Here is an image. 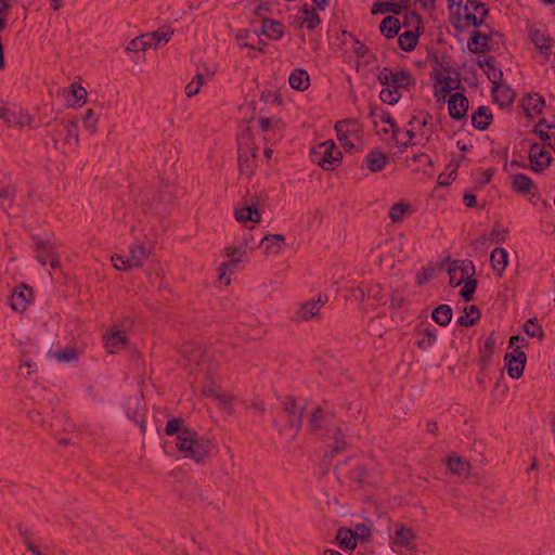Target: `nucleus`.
Returning a JSON list of instances; mask_svg holds the SVG:
<instances>
[{
	"label": "nucleus",
	"instance_id": "3c124183",
	"mask_svg": "<svg viewBox=\"0 0 555 555\" xmlns=\"http://www.w3.org/2000/svg\"><path fill=\"white\" fill-rule=\"evenodd\" d=\"M476 287H477V280L470 278L467 281H465V284H464L463 288L461 289L460 294L466 301H469L473 299V294H474Z\"/></svg>",
	"mask_w": 555,
	"mask_h": 555
},
{
	"label": "nucleus",
	"instance_id": "338daca9",
	"mask_svg": "<svg viewBox=\"0 0 555 555\" xmlns=\"http://www.w3.org/2000/svg\"><path fill=\"white\" fill-rule=\"evenodd\" d=\"M225 255L227 257L231 259H240V256H242L245 251L241 248H237V247H227L225 248Z\"/></svg>",
	"mask_w": 555,
	"mask_h": 555
},
{
	"label": "nucleus",
	"instance_id": "7c9ffc66",
	"mask_svg": "<svg viewBox=\"0 0 555 555\" xmlns=\"http://www.w3.org/2000/svg\"><path fill=\"white\" fill-rule=\"evenodd\" d=\"M298 20L301 25H306L308 29H314L320 23V17L315 10L313 8L309 9L307 5H304L300 10Z\"/></svg>",
	"mask_w": 555,
	"mask_h": 555
},
{
	"label": "nucleus",
	"instance_id": "0e129e2a",
	"mask_svg": "<svg viewBox=\"0 0 555 555\" xmlns=\"http://www.w3.org/2000/svg\"><path fill=\"white\" fill-rule=\"evenodd\" d=\"M14 195V188L11 185H5L0 182V197L4 199H12Z\"/></svg>",
	"mask_w": 555,
	"mask_h": 555
},
{
	"label": "nucleus",
	"instance_id": "6e6d98bb",
	"mask_svg": "<svg viewBox=\"0 0 555 555\" xmlns=\"http://www.w3.org/2000/svg\"><path fill=\"white\" fill-rule=\"evenodd\" d=\"M380 120L383 122L389 125V127L391 129L392 138L396 141V143L398 144L399 142L397 139V133H398L399 129L397 128L396 122H395L393 118L391 117V115L387 112H383V114L380 115Z\"/></svg>",
	"mask_w": 555,
	"mask_h": 555
},
{
	"label": "nucleus",
	"instance_id": "20e7f679",
	"mask_svg": "<svg viewBox=\"0 0 555 555\" xmlns=\"http://www.w3.org/2000/svg\"><path fill=\"white\" fill-rule=\"evenodd\" d=\"M311 159L324 170H333L334 164L340 162L341 153L336 150L335 143L331 140L318 145L311 152Z\"/></svg>",
	"mask_w": 555,
	"mask_h": 555
},
{
	"label": "nucleus",
	"instance_id": "b1692460",
	"mask_svg": "<svg viewBox=\"0 0 555 555\" xmlns=\"http://www.w3.org/2000/svg\"><path fill=\"white\" fill-rule=\"evenodd\" d=\"M234 217L240 222L251 221L254 223H259L261 220V215L257 208V205L245 206L238 209H235Z\"/></svg>",
	"mask_w": 555,
	"mask_h": 555
},
{
	"label": "nucleus",
	"instance_id": "a19ab883",
	"mask_svg": "<svg viewBox=\"0 0 555 555\" xmlns=\"http://www.w3.org/2000/svg\"><path fill=\"white\" fill-rule=\"evenodd\" d=\"M98 120L92 108H88L82 116V124L91 134H94L98 130Z\"/></svg>",
	"mask_w": 555,
	"mask_h": 555
},
{
	"label": "nucleus",
	"instance_id": "aec40b11",
	"mask_svg": "<svg viewBox=\"0 0 555 555\" xmlns=\"http://www.w3.org/2000/svg\"><path fill=\"white\" fill-rule=\"evenodd\" d=\"M320 312L318 307L311 300L300 304L298 309L294 313V321L296 322H307L312 318L319 317Z\"/></svg>",
	"mask_w": 555,
	"mask_h": 555
},
{
	"label": "nucleus",
	"instance_id": "f8f14e48",
	"mask_svg": "<svg viewBox=\"0 0 555 555\" xmlns=\"http://www.w3.org/2000/svg\"><path fill=\"white\" fill-rule=\"evenodd\" d=\"M529 159L531 163V169L535 172L543 171L550 166L552 162L551 155L543 150L538 143H533L530 146Z\"/></svg>",
	"mask_w": 555,
	"mask_h": 555
},
{
	"label": "nucleus",
	"instance_id": "603ef678",
	"mask_svg": "<svg viewBox=\"0 0 555 555\" xmlns=\"http://www.w3.org/2000/svg\"><path fill=\"white\" fill-rule=\"evenodd\" d=\"M352 531L357 540L367 541L371 538V529L365 524L356 525V528Z\"/></svg>",
	"mask_w": 555,
	"mask_h": 555
},
{
	"label": "nucleus",
	"instance_id": "774afa93",
	"mask_svg": "<svg viewBox=\"0 0 555 555\" xmlns=\"http://www.w3.org/2000/svg\"><path fill=\"white\" fill-rule=\"evenodd\" d=\"M478 66L480 68H487L489 72L490 70H494L495 69V66H494V59L492 56H489L487 59H483L482 61H479L478 62Z\"/></svg>",
	"mask_w": 555,
	"mask_h": 555
},
{
	"label": "nucleus",
	"instance_id": "4be33fe9",
	"mask_svg": "<svg viewBox=\"0 0 555 555\" xmlns=\"http://www.w3.org/2000/svg\"><path fill=\"white\" fill-rule=\"evenodd\" d=\"M408 2L409 0H401L399 3L393 0L390 2H377L373 4L371 13L375 15L391 12L398 15L404 8H406Z\"/></svg>",
	"mask_w": 555,
	"mask_h": 555
},
{
	"label": "nucleus",
	"instance_id": "1a4fd4ad",
	"mask_svg": "<svg viewBox=\"0 0 555 555\" xmlns=\"http://www.w3.org/2000/svg\"><path fill=\"white\" fill-rule=\"evenodd\" d=\"M489 14L482 2L468 0L465 4V20L473 26H480Z\"/></svg>",
	"mask_w": 555,
	"mask_h": 555
},
{
	"label": "nucleus",
	"instance_id": "412c9836",
	"mask_svg": "<svg viewBox=\"0 0 555 555\" xmlns=\"http://www.w3.org/2000/svg\"><path fill=\"white\" fill-rule=\"evenodd\" d=\"M415 533L412 528L405 527L402 524L397 525L392 543L398 546L410 547L412 541L415 539Z\"/></svg>",
	"mask_w": 555,
	"mask_h": 555
},
{
	"label": "nucleus",
	"instance_id": "c756f323",
	"mask_svg": "<svg viewBox=\"0 0 555 555\" xmlns=\"http://www.w3.org/2000/svg\"><path fill=\"white\" fill-rule=\"evenodd\" d=\"M488 40V36L475 30L468 41V50L473 53H483L489 49Z\"/></svg>",
	"mask_w": 555,
	"mask_h": 555
},
{
	"label": "nucleus",
	"instance_id": "7ed1b4c3",
	"mask_svg": "<svg viewBox=\"0 0 555 555\" xmlns=\"http://www.w3.org/2000/svg\"><path fill=\"white\" fill-rule=\"evenodd\" d=\"M173 35L172 29L167 31L156 30L141 35L129 42L127 48L128 51H142L145 52L147 49H158L162 41L167 43Z\"/></svg>",
	"mask_w": 555,
	"mask_h": 555
},
{
	"label": "nucleus",
	"instance_id": "393cba45",
	"mask_svg": "<svg viewBox=\"0 0 555 555\" xmlns=\"http://www.w3.org/2000/svg\"><path fill=\"white\" fill-rule=\"evenodd\" d=\"M366 165L372 172L380 171L387 164V155L378 150H372L366 155Z\"/></svg>",
	"mask_w": 555,
	"mask_h": 555
},
{
	"label": "nucleus",
	"instance_id": "58836bf2",
	"mask_svg": "<svg viewBox=\"0 0 555 555\" xmlns=\"http://www.w3.org/2000/svg\"><path fill=\"white\" fill-rule=\"evenodd\" d=\"M417 39L418 37L414 31L408 30L399 36L398 44L403 51H411L417 44Z\"/></svg>",
	"mask_w": 555,
	"mask_h": 555
},
{
	"label": "nucleus",
	"instance_id": "5701e85b",
	"mask_svg": "<svg viewBox=\"0 0 555 555\" xmlns=\"http://www.w3.org/2000/svg\"><path fill=\"white\" fill-rule=\"evenodd\" d=\"M490 262L493 270L501 276L508 263V255L504 248L496 247L490 255Z\"/></svg>",
	"mask_w": 555,
	"mask_h": 555
},
{
	"label": "nucleus",
	"instance_id": "4468645a",
	"mask_svg": "<svg viewBox=\"0 0 555 555\" xmlns=\"http://www.w3.org/2000/svg\"><path fill=\"white\" fill-rule=\"evenodd\" d=\"M449 114L454 119H462L465 117L468 109V100L463 93L451 94L448 100Z\"/></svg>",
	"mask_w": 555,
	"mask_h": 555
},
{
	"label": "nucleus",
	"instance_id": "72a5a7b5",
	"mask_svg": "<svg viewBox=\"0 0 555 555\" xmlns=\"http://www.w3.org/2000/svg\"><path fill=\"white\" fill-rule=\"evenodd\" d=\"M330 424V416L320 408H317L310 418V426L312 431L327 428Z\"/></svg>",
	"mask_w": 555,
	"mask_h": 555
},
{
	"label": "nucleus",
	"instance_id": "c85d7f7f",
	"mask_svg": "<svg viewBox=\"0 0 555 555\" xmlns=\"http://www.w3.org/2000/svg\"><path fill=\"white\" fill-rule=\"evenodd\" d=\"M512 188L515 192L530 194L532 189H534V184L528 176L517 173L513 176Z\"/></svg>",
	"mask_w": 555,
	"mask_h": 555
},
{
	"label": "nucleus",
	"instance_id": "f257e3e1",
	"mask_svg": "<svg viewBox=\"0 0 555 555\" xmlns=\"http://www.w3.org/2000/svg\"><path fill=\"white\" fill-rule=\"evenodd\" d=\"M165 433L168 436L177 435L176 447L184 459L196 463L203 462L211 450V441L199 437L195 430L189 429L181 417H173L167 422Z\"/></svg>",
	"mask_w": 555,
	"mask_h": 555
},
{
	"label": "nucleus",
	"instance_id": "a18cd8bd",
	"mask_svg": "<svg viewBox=\"0 0 555 555\" xmlns=\"http://www.w3.org/2000/svg\"><path fill=\"white\" fill-rule=\"evenodd\" d=\"M413 162L420 164L416 170L422 171L423 173H430V169L433 167L431 158L424 153L417 154L413 156Z\"/></svg>",
	"mask_w": 555,
	"mask_h": 555
},
{
	"label": "nucleus",
	"instance_id": "6e6552de",
	"mask_svg": "<svg viewBox=\"0 0 555 555\" xmlns=\"http://www.w3.org/2000/svg\"><path fill=\"white\" fill-rule=\"evenodd\" d=\"M335 130L337 132V139L343 146L348 149L349 151L354 147L353 143L349 140L350 134H354L356 137L360 133V127L357 120L354 119H345L339 120L335 125Z\"/></svg>",
	"mask_w": 555,
	"mask_h": 555
},
{
	"label": "nucleus",
	"instance_id": "6ab92c4d",
	"mask_svg": "<svg viewBox=\"0 0 555 555\" xmlns=\"http://www.w3.org/2000/svg\"><path fill=\"white\" fill-rule=\"evenodd\" d=\"M105 338V348L109 353H115L119 346L128 343V337L124 331L113 328Z\"/></svg>",
	"mask_w": 555,
	"mask_h": 555
},
{
	"label": "nucleus",
	"instance_id": "de8ad7c7",
	"mask_svg": "<svg viewBox=\"0 0 555 555\" xmlns=\"http://www.w3.org/2000/svg\"><path fill=\"white\" fill-rule=\"evenodd\" d=\"M436 343V335L430 332L429 330H426L423 332V337L417 340L416 345L420 349L426 350L434 346Z\"/></svg>",
	"mask_w": 555,
	"mask_h": 555
},
{
	"label": "nucleus",
	"instance_id": "09e8293b",
	"mask_svg": "<svg viewBox=\"0 0 555 555\" xmlns=\"http://www.w3.org/2000/svg\"><path fill=\"white\" fill-rule=\"evenodd\" d=\"M77 126L78 125H77L76 120H72V121L67 122V125H66L67 131H66V137H65V141L67 143H73L75 145H77L79 143Z\"/></svg>",
	"mask_w": 555,
	"mask_h": 555
},
{
	"label": "nucleus",
	"instance_id": "c03bdc74",
	"mask_svg": "<svg viewBox=\"0 0 555 555\" xmlns=\"http://www.w3.org/2000/svg\"><path fill=\"white\" fill-rule=\"evenodd\" d=\"M379 98L384 103L393 105L400 100L401 93L398 90L389 87L380 91Z\"/></svg>",
	"mask_w": 555,
	"mask_h": 555
},
{
	"label": "nucleus",
	"instance_id": "e2e57ef3",
	"mask_svg": "<svg viewBox=\"0 0 555 555\" xmlns=\"http://www.w3.org/2000/svg\"><path fill=\"white\" fill-rule=\"evenodd\" d=\"M505 233H506V230L501 229L499 225H494L490 233V240L492 242L500 243L501 241H503Z\"/></svg>",
	"mask_w": 555,
	"mask_h": 555
},
{
	"label": "nucleus",
	"instance_id": "a211bd4d",
	"mask_svg": "<svg viewBox=\"0 0 555 555\" xmlns=\"http://www.w3.org/2000/svg\"><path fill=\"white\" fill-rule=\"evenodd\" d=\"M492 94L494 101L501 107L508 106L515 98L514 91L507 85L504 83L494 85V87L492 88Z\"/></svg>",
	"mask_w": 555,
	"mask_h": 555
},
{
	"label": "nucleus",
	"instance_id": "bf43d9fd",
	"mask_svg": "<svg viewBox=\"0 0 555 555\" xmlns=\"http://www.w3.org/2000/svg\"><path fill=\"white\" fill-rule=\"evenodd\" d=\"M435 275V270L429 268V269H424L422 272H418L416 274V282L418 285H422L424 284L426 281L433 279Z\"/></svg>",
	"mask_w": 555,
	"mask_h": 555
},
{
	"label": "nucleus",
	"instance_id": "f03ea898",
	"mask_svg": "<svg viewBox=\"0 0 555 555\" xmlns=\"http://www.w3.org/2000/svg\"><path fill=\"white\" fill-rule=\"evenodd\" d=\"M434 76L437 82L441 85L440 90L435 91V96L438 101L444 100L447 93L456 90L461 85L460 73L450 67L442 66L438 62L434 68Z\"/></svg>",
	"mask_w": 555,
	"mask_h": 555
},
{
	"label": "nucleus",
	"instance_id": "c9c22d12",
	"mask_svg": "<svg viewBox=\"0 0 555 555\" xmlns=\"http://www.w3.org/2000/svg\"><path fill=\"white\" fill-rule=\"evenodd\" d=\"M480 310L477 306L472 305L464 309V315H461L457 319V323L462 326L468 327L475 324L477 320L480 318Z\"/></svg>",
	"mask_w": 555,
	"mask_h": 555
},
{
	"label": "nucleus",
	"instance_id": "2f4dec72",
	"mask_svg": "<svg viewBox=\"0 0 555 555\" xmlns=\"http://www.w3.org/2000/svg\"><path fill=\"white\" fill-rule=\"evenodd\" d=\"M452 315V308L446 304L435 308L431 313L433 320L441 326H447L451 322Z\"/></svg>",
	"mask_w": 555,
	"mask_h": 555
},
{
	"label": "nucleus",
	"instance_id": "79ce46f5",
	"mask_svg": "<svg viewBox=\"0 0 555 555\" xmlns=\"http://www.w3.org/2000/svg\"><path fill=\"white\" fill-rule=\"evenodd\" d=\"M525 333L530 337L539 338L540 340L543 338V330L542 326L537 322L535 319H529L524 324Z\"/></svg>",
	"mask_w": 555,
	"mask_h": 555
},
{
	"label": "nucleus",
	"instance_id": "9d476101",
	"mask_svg": "<svg viewBox=\"0 0 555 555\" xmlns=\"http://www.w3.org/2000/svg\"><path fill=\"white\" fill-rule=\"evenodd\" d=\"M505 360L507 361V374L511 378L518 379L521 377L525 365H526V353L520 350L519 346H516L514 353L506 354Z\"/></svg>",
	"mask_w": 555,
	"mask_h": 555
},
{
	"label": "nucleus",
	"instance_id": "052dcab7",
	"mask_svg": "<svg viewBox=\"0 0 555 555\" xmlns=\"http://www.w3.org/2000/svg\"><path fill=\"white\" fill-rule=\"evenodd\" d=\"M55 358L59 361H70V360L76 359V352L73 349L66 348L63 351H56Z\"/></svg>",
	"mask_w": 555,
	"mask_h": 555
},
{
	"label": "nucleus",
	"instance_id": "e433bc0d",
	"mask_svg": "<svg viewBox=\"0 0 555 555\" xmlns=\"http://www.w3.org/2000/svg\"><path fill=\"white\" fill-rule=\"evenodd\" d=\"M544 105V99L539 94H527L522 100V108L529 114L530 112L540 113Z\"/></svg>",
	"mask_w": 555,
	"mask_h": 555
},
{
	"label": "nucleus",
	"instance_id": "f704fd0d",
	"mask_svg": "<svg viewBox=\"0 0 555 555\" xmlns=\"http://www.w3.org/2000/svg\"><path fill=\"white\" fill-rule=\"evenodd\" d=\"M400 23L399 20L395 16L385 17L379 26V30L386 38H392L399 33Z\"/></svg>",
	"mask_w": 555,
	"mask_h": 555
},
{
	"label": "nucleus",
	"instance_id": "9b49d317",
	"mask_svg": "<svg viewBox=\"0 0 555 555\" xmlns=\"http://www.w3.org/2000/svg\"><path fill=\"white\" fill-rule=\"evenodd\" d=\"M238 166L242 173L250 177L255 168V159L257 157V149L244 143L240 146Z\"/></svg>",
	"mask_w": 555,
	"mask_h": 555
},
{
	"label": "nucleus",
	"instance_id": "4d7b16f0",
	"mask_svg": "<svg viewBox=\"0 0 555 555\" xmlns=\"http://www.w3.org/2000/svg\"><path fill=\"white\" fill-rule=\"evenodd\" d=\"M111 260L114 268L117 270H128L132 268L127 263V259H125L122 256L114 255L112 256Z\"/></svg>",
	"mask_w": 555,
	"mask_h": 555
},
{
	"label": "nucleus",
	"instance_id": "ddd939ff",
	"mask_svg": "<svg viewBox=\"0 0 555 555\" xmlns=\"http://www.w3.org/2000/svg\"><path fill=\"white\" fill-rule=\"evenodd\" d=\"M31 298L33 289L26 285H23L12 293L10 297V307L14 311L23 312L26 310Z\"/></svg>",
	"mask_w": 555,
	"mask_h": 555
},
{
	"label": "nucleus",
	"instance_id": "ea45409f",
	"mask_svg": "<svg viewBox=\"0 0 555 555\" xmlns=\"http://www.w3.org/2000/svg\"><path fill=\"white\" fill-rule=\"evenodd\" d=\"M531 40L541 52H546L551 48V39L540 30H531Z\"/></svg>",
	"mask_w": 555,
	"mask_h": 555
},
{
	"label": "nucleus",
	"instance_id": "49530a36",
	"mask_svg": "<svg viewBox=\"0 0 555 555\" xmlns=\"http://www.w3.org/2000/svg\"><path fill=\"white\" fill-rule=\"evenodd\" d=\"M350 37L352 39V51L359 60L364 59L365 56L374 57V54L370 52L363 42L353 38L351 35Z\"/></svg>",
	"mask_w": 555,
	"mask_h": 555
},
{
	"label": "nucleus",
	"instance_id": "a878e982",
	"mask_svg": "<svg viewBox=\"0 0 555 555\" xmlns=\"http://www.w3.org/2000/svg\"><path fill=\"white\" fill-rule=\"evenodd\" d=\"M336 541L339 547L352 551L357 546V539L351 529L341 527L337 530Z\"/></svg>",
	"mask_w": 555,
	"mask_h": 555
},
{
	"label": "nucleus",
	"instance_id": "2eb2a0df",
	"mask_svg": "<svg viewBox=\"0 0 555 555\" xmlns=\"http://www.w3.org/2000/svg\"><path fill=\"white\" fill-rule=\"evenodd\" d=\"M266 255H278L285 246V237L282 234L266 235L261 242Z\"/></svg>",
	"mask_w": 555,
	"mask_h": 555
},
{
	"label": "nucleus",
	"instance_id": "473e14b6",
	"mask_svg": "<svg viewBox=\"0 0 555 555\" xmlns=\"http://www.w3.org/2000/svg\"><path fill=\"white\" fill-rule=\"evenodd\" d=\"M131 257L127 259V263L133 268L143 266L147 258L146 249L143 245H133L130 247Z\"/></svg>",
	"mask_w": 555,
	"mask_h": 555
},
{
	"label": "nucleus",
	"instance_id": "864d4df0",
	"mask_svg": "<svg viewBox=\"0 0 555 555\" xmlns=\"http://www.w3.org/2000/svg\"><path fill=\"white\" fill-rule=\"evenodd\" d=\"M253 37V34L249 31V30H240L237 34H236V40L238 42V46L240 47H246V48H250V49H255V46L249 42V39Z\"/></svg>",
	"mask_w": 555,
	"mask_h": 555
},
{
	"label": "nucleus",
	"instance_id": "69168bd1",
	"mask_svg": "<svg viewBox=\"0 0 555 555\" xmlns=\"http://www.w3.org/2000/svg\"><path fill=\"white\" fill-rule=\"evenodd\" d=\"M365 473H366V470L363 467L357 466L352 470L350 478L352 480L361 483L363 481V478L365 477Z\"/></svg>",
	"mask_w": 555,
	"mask_h": 555
},
{
	"label": "nucleus",
	"instance_id": "13d9d810",
	"mask_svg": "<svg viewBox=\"0 0 555 555\" xmlns=\"http://www.w3.org/2000/svg\"><path fill=\"white\" fill-rule=\"evenodd\" d=\"M70 91L77 101L86 100L87 98V90L80 85L73 83L70 86Z\"/></svg>",
	"mask_w": 555,
	"mask_h": 555
},
{
	"label": "nucleus",
	"instance_id": "39448f33",
	"mask_svg": "<svg viewBox=\"0 0 555 555\" xmlns=\"http://www.w3.org/2000/svg\"><path fill=\"white\" fill-rule=\"evenodd\" d=\"M377 79L382 85L391 87L398 91L400 89H406L415 82L409 70L402 69L399 72H393L388 67H384L379 72Z\"/></svg>",
	"mask_w": 555,
	"mask_h": 555
},
{
	"label": "nucleus",
	"instance_id": "dca6fc26",
	"mask_svg": "<svg viewBox=\"0 0 555 555\" xmlns=\"http://www.w3.org/2000/svg\"><path fill=\"white\" fill-rule=\"evenodd\" d=\"M413 212L414 209L410 203L400 201L389 208L388 216L392 223H400L406 216H411Z\"/></svg>",
	"mask_w": 555,
	"mask_h": 555
},
{
	"label": "nucleus",
	"instance_id": "423d86ee",
	"mask_svg": "<svg viewBox=\"0 0 555 555\" xmlns=\"http://www.w3.org/2000/svg\"><path fill=\"white\" fill-rule=\"evenodd\" d=\"M400 251H402V246L392 240H385L372 249V253L378 258L379 266L390 269L395 267L396 254Z\"/></svg>",
	"mask_w": 555,
	"mask_h": 555
},
{
	"label": "nucleus",
	"instance_id": "8fccbe9b",
	"mask_svg": "<svg viewBox=\"0 0 555 555\" xmlns=\"http://www.w3.org/2000/svg\"><path fill=\"white\" fill-rule=\"evenodd\" d=\"M240 262V259H231L227 262H222L220 266V275L219 280L220 282H223L225 285H229L231 283V279L227 276L225 272L227 270H230L234 268Z\"/></svg>",
	"mask_w": 555,
	"mask_h": 555
},
{
	"label": "nucleus",
	"instance_id": "4c0bfd02",
	"mask_svg": "<svg viewBox=\"0 0 555 555\" xmlns=\"http://www.w3.org/2000/svg\"><path fill=\"white\" fill-rule=\"evenodd\" d=\"M262 33L273 39H279L283 36V27L280 22L264 20L262 22Z\"/></svg>",
	"mask_w": 555,
	"mask_h": 555
},
{
	"label": "nucleus",
	"instance_id": "5fc2aeb1",
	"mask_svg": "<svg viewBox=\"0 0 555 555\" xmlns=\"http://www.w3.org/2000/svg\"><path fill=\"white\" fill-rule=\"evenodd\" d=\"M428 119H431V117L428 114H425L423 117V120L421 121V132L420 135L422 139H424L425 142H428L430 140V137L434 132L431 128H428Z\"/></svg>",
	"mask_w": 555,
	"mask_h": 555
},
{
	"label": "nucleus",
	"instance_id": "680f3d73",
	"mask_svg": "<svg viewBox=\"0 0 555 555\" xmlns=\"http://www.w3.org/2000/svg\"><path fill=\"white\" fill-rule=\"evenodd\" d=\"M333 434H334V439H335V444L333 447V451L343 450L345 448L346 443L343 439V435H341L340 430L335 427L333 429Z\"/></svg>",
	"mask_w": 555,
	"mask_h": 555
},
{
	"label": "nucleus",
	"instance_id": "f3484780",
	"mask_svg": "<svg viewBox=\"0 0 555 555\" xmlns=\"http://www.w3.org/2000/svg\"><path fill=\"white\" fill-rule=\"evenodd\" d=\"M447 464L452 475L464 479L469 477L472 466L467 460L460 456L449 457Z\"/></svg>",
	"mask_w": 555,
	"mask_h": 555
},
{
	"label": "nucleus",
	"instance_id": "cd10ccee",
	"mask_svg": "<svg viewBox=\"0 0 555 555\" xmlns=\"http://www.w3.org/2000/svg\"><path fill=\"white\" fill-rule=\"evenodd\" d=\"M492 114L486 106H480L472 116L473 126L479 130H486L491 122Z\"/></svg>",
	"mask_w": 555,
	"mask_h": 555
},
{
	"label": "nucleus",
	"instance_id": "37998d69",
	"mask_svg": "<svg viewBox=\"0 0 555 555\" xmlns=\"http://www.w3.org/2000/svg\"><path fill=\"white\" fill-rule=\"evenodd\" d=\"M258 125L262 131L269 130H279L282 131L284 129V125L278 118H259Z\"/></svg>",
	"mask_w": 555,
	"mask_h": 555
},
{
	"label": "nucleus",
	"instance_id": "bb28decb",
	"mask_svg": "<svg viewBox=\"0 0 555 555\" xmlns=\"http://www.w3.org/2000/svg\"><path fill=\"white\" fill-rule=\"evenodd\" d=\"M288 81L291 87L298 91H305L310 86L309 75L305 69H295L291 74Z\"/></svg>",
	"mask_w": 555,
	"mask_h": 555
},
{
	"label": "nucleus",
	"instance_id": "0eeeda50",
	"mask_svg": "<svg viewBox=\"0 0 555 555\" xmlns=\"http://www.w3.org/2000/svg\"><path fill=\"white\" fill-rule=\"evenodd\" d=\"M475 267L472 261L454 260L449 267V283L456 287L474 275Z\"/></svg>",
	"mask_w": 555,
	"mask_h": 555
}]
</instances>
